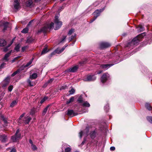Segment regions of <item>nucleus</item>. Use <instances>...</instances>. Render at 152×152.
<instances>
[{
    "mask_svg": "<svg viewBox=\"0 0 152 152\" xmlns=\"http://www.w3.org/2000/svg\"><path fill=\"white\" fill-rule=\"evenodd\" d=\"M18 102V100H17V99L13 100L11 103L10 104V107H13L17 104Z\"/></svg>",
    "mask_w": 152,
    "mask_h": 152,
    "instance_id": "obj_21",
    "label": "nucleus"
},
{
    "mask_svg": "<svg viewBox=\"0 0 152 152\" xmlns=\"http://www.w3.org/2000/svg\"><path fill=\"white\" fill-rule=\"evenodd\" d=\"M112 64H106L101 65L100 66L101 68L103 69H107L111 66H113Z\"/></svg>",
    "mask_w": 152,
    "mask_h": 152,
    "instance_id": "obj_18",
    "label": "nucleus"
},
{
    "mask_svg": "<svg viewBox=\"0 0 152 152\" xmlns=\"http://www.w3.org/2000/svg\"><path fill=\"white\" fill-rule=\"evenodd\" d=\"M12 52V50H11L9 52L5 54L4 57L2 58V60L6 62L8 61L9 60V57L11 55Z\"/></svg>",
    "mask_w": 152,
    "mask_h": 152,
    "instance_id": "obj_12",
    "label": "nucleus"
},
{
    "mask_svg": "<svg viewBox=\"0 0 152 152\" xmlns=\"http://www.w3.org/2000/svg\"><path fill=\"white\" fill-rule=\"evenodd\" d=\"M74 100V97L73 96H72L71 97L69 100L68 101H67L66 102V104H69L73 101Z\"/></svg>",
    "mask_w": 152,
    "mask_h": 152,
    "instance_id": "obj_31",
    "label": "nucleus"
},
{
    "mask_svg": "<svg viewBox=\"0 0 152 152\" xmlns=\"http://www.w3.org/2000/svg\"><path fill=\"white\" fill-rule=\"evenodd\" d=\"M145 35V33H143L139 35L136 37L134 38L131 42L129 43L127 46L130 48H133V46L135 45H137L141 41V39Z\"/></svg>",
    "mask_w": 152,
    "mask_h": 152,
    "instance_id": "obj_1",
    "label": "nucleus"
},
{
    "mask_svg": "<svg viewBox=\"0 0 152 152\" xmlns=\"http://www.w3.org/2000/svg\"><path fill=\"white\" fill-rule=\"evenodd\" d=\"M28 83L30 86H33L35 85L34 83L31 82L29 80H28Z\"/></svg>",
    "mask_w": 152,
    "mask_h": 152,
    "instance_id": "obj_35",
    "label": "nucleus"
},
{
    "mask_svg": "<svg viewBox=\"0 0 152 152\" xmlns=\"http://www.w3.org/2000/svg\"><path fill=\"white\" fill-rule=\"evenodd\" d=\"M104 9H102L97 10H96L93 13L94 15V17L91 20L90 23L93 22L96 18L98 16L101 12H102L104 10Z\"/></svg>",
    "mask_w": 152,
    "mask_h": 152,
    "instance_id": "obj_6",
    "label": "nucleus"
},
{
    "mask_svg": "<svg viewBox=\"0 0 152 152\" xmlns=\"http://www.w3.org/2000/svg\"><path fill=\"white\" fill-rule=\"evenodd\" d=\"M96 77L94 75H90L87 76L86 78H85L84 80L85 81H94L96 79Z\"/></svg>",
    "mask_w": 152,
    "mask_h": 152,
    "instance_id": "obj_9",
    "label": "nucleus"
},
{
    "mask_svg": "<svg viewBox=\"0 0 152 152\" xmlns=\"http://www.w3.org/2000/svg\"><path fill=\"white\" fill-rule=\"evenodd\" d=\"M20 0H15L14 1V8L16 10H18L20 7Z\"/></svg>",
    "mask_w": 152,
    "mask_h": 152,
    "instance_id": "obj_14",
    "label": "nucleus"
},
{
    "mask_svg": "<svg viewBox=\"0 0 152 152\" xmlns=\"http://www.w3.org/2000/svg\"><path fill=\"white\" fill-rule=\"evenodd\" d=\"M10 152H16V150L14 148H13L11 150Z\"/></svg>",
    "mask_w": 152,
    "mask_h": 152,
    "instance_id": "obj_54",
    "label": "nucleus"
},
{
    "mask_svg": "<svg viewBox=\"0 0 152 152\" xmlns=\"http://www.w3.org/2000/svg\"><path fill=\"white\" fill-rule=\"evenodd\" d=\"M48 99V97H45L43 99L45 101L46 100H47Z\"/></svg>",
    "mask_w": 152,
    "mask_h": 152,
    "instance_id": "obj_60",
    "label": "nucleus"
},
{
    "mask_svg": "<svg viewBox=\"0 0 152 152\" xmlns=\"http://www.w3.org/2000/svg\"><path fill=\"white\" fill-rule=\"evenodd\" d=\"M54 25V23L53 22H51L49 25L48 24L45 25L40 30H39L38 31V33H39L41 32H42L45 33L48 31L49 29H50L53 27Z\"/></svg>",
    "mask_w": 152,
    "mask_h": 152,
    "instance_id": "obj_2",
    "label": "nucleus"
},
{
    "mask_svg": "<svg viewBox=\"0 0 152 152\" xmlns=\"http://www.w3.org/2000/svg\"><path fill=\"white\" fill-rule=\"evenodd\" d=\"M0 120H2L4 121L3 125L4 127H5L7 126L8 123L7 122V119L3 115H0Z\"/></svg>",
    "mask_w": 152,
    "mask_h": 152,
    "instance_id": "obj_16",
    "label": "nucleus"
},
{
    "mask_svg": "<svg viewBox=\"0 0 152 152\" xmlns=\"http://www.w3.org/2000/svg\"><path fill=\"white\" fill-rule=\"evenodd\" d=\"M58 16H56L54 19L55 28V30H57L60 28L62 24V22L60 21L58 19Z\"/></svg>",
    "mask_w": 152,
    "mask_h": 152,
    "instance_id": "obj_4",
    "label": "nucleus"
},
{
    "mask_svg": "<svg viewBox=\"0 0 152 152\" xmlns=\"http://www.w3.org/2000/svg\"><path fill=\"white\" fill-rule=\"evenodd\" d=\"M19 132V129H17L15 135L12 137L11 140L12 142H16L20 139L21 134Z\"/></svg>",
    "mask_w": 152,
    "mask_h": 152,
    "instance_id": "obj_5",
    "label": "nucleus"
},
{
    "mask_svg": "<svg viewBox=\"0 0 152 152\" xmlns=\"http://www.w3.org/2000/svg\"><path fill=\"white\" fill-rule=\"evenodd\" d=\"M20 69H18L17 70H16V71L14 72L12 75V76H15L18 73L20 72Z\"/></svg>",
    "mask_w": 152,
    "mask_h": 152,
    "instance_id": "obj_37",
    "label": "nucleus"
},
{
    "mask_svg": "<svg viewBox=\"0 0 152 152\" xmlns=\"http://www.w3.org/2000/svg\"><path fill=\"white\" fill-rule=\"evenodd\" d=\"M66 37L65 36H64L61 39L60 42V43L63 42L66 39Z\"/></svg>",
    "mask_w": 152,
    "mask_h": 152,
    "instance_id": "obj_43",
    "label": "nucleus"
},
{
    "mask_svg": "<svg viewBox=\"0 0 152 152\" xmlns=\"http://www.w3.org/2000/svg\"><path fill=\"white\" fill-rule=\"evenodd\" d=\"M4 93H2L1 95H0V101L2 99V96L4 95Z\"/></svg>",
    "mask_w": 152,
    "mask_h": 152,
    "instance_id": "obj_50",
    "label": "nucleus"
},
{
    "mask_svg": "<svg viewBox=\"0 0 152 152\" xmlns=\"http://www.w3.org/2000/svg\"><path fill=\"white\" fill-rule=\"evenodd\" d=\"M62 9V7H60L59 8V9H58V10H61V9Z\"/></svg>",
    "mask_w": 152,
    "mask_h": 152,
    "instance_id": "obj_63",
    "label": "nucleus"
},
{
    "mask_svg": "<svg viewBox=\"0 0 152 152\" xmlns=\"http://www.w3.org/2000/svg\"><path fill=\"white\" fill-rule=\"evenodd\" d=\"M115 149V148L114 147H111L110 148V150L112 151H114Z\"/></svg>",
    "mask_w": 152,
    "mask_h": 152,
    "instance_id": "obj_52",
    "label": "nucleus"
},
{
    "mask_svg": "<svg viewBox=\"0 0 152 152\" xmlns=\"http://www.w3.org/2000/svg\"><path fill=\"white\" fill-rule=\"evenodd\" d=\"M67 115L71 117H73L77 115V113L75 112L72 110H67Z\"/></svg>",
    "mask_w": 152,
    "mask_h": 152,
    "instance_id": "obj_13",
    "label": "nucleus"
},
{
    "mask_svg": "<svg viewBox=\"0 0 152 152\" xmlns=\"http://www.w3.org/2000/svg\"><path fill=\"white\" fill-rule=\"evenodd\" d=\"M107 109L106 110V111H107L109 109V106H108L107 107Z\"/></svg>",
    "mask_w": 152,
    "mask_h": 152,
    "instance_id": "obj_64",
    "label": "nucleus"
},
{
    "mask_svg": "<svg viewBox=\"0 0 152 152\" xmlns=\"http://www.w3.org/2000/svg\"><path fill=\"white\" fill-rule=\"evenodd\" d=\"M33 59H32L30 61H29L28 63L26 64L25 66L26 67L28 66L32 63L33 61Z\"/></svg>",
    "mask_w": 152,
    "mask_h": 152,
    "instance_id": "obj_40",
    "label": "nucleus"
},
{
    "mask_svg": "<svg viewBox=\"0 0 152 152\" xmlns=\"http://www.w3.org/2000/svg\"><path fill=\"white\" fill-rule=\"evenodd\" d=\"M10 78L9 77H7L4 80V82L5 83V84H4V86H5L9 83L10 81Z\"/></svg>",
    "mask_w": 152,
    "mask_h": 152,
    "instance_id": "obj_25",
    "label": "nucleus"
},
{
    "mask_svg": "<svg viewBox=\"0 0 152 152\" xmlns=\"http://www.w3.org/2000/svg\"><path fill=\"white\" fill-rule=\"evenodd\" d=\"M48 85V83H47V82L46 83H45L44 84V87H46V86H47Z\"/></svg>",
    "mask_w": 152,
    "mask_h": 152,
    "instance_id": "obj_57",
    "label": "nucleus"
},
{
    "mask_svg": "<svg viewBox=\"0 0 152 152\" xmlns=\"http://www.w3.org/2000/svg\"><path fill=\"white\" fill-rule=\"evenodd\" d=\"M8 138L7 136L5 134L0 135V140L3 142H5L7 141Z\"/></svg>",
    "mask_w": 152,
    "mask_h": 152,
    "instance_id": "obj_15",
    "label": "nucleus"
},
{
    "mask_svg": "<svg viewBox=\"0 0 152 152\" xmlns=\"http://www.w3.org/2000/svg\"><path fill=\"white\" fill-rule=\"evenodd\" d=\"M145 107L146 108L149 110H150L151 109V107L148 103H146L145 104Z\"/></svg>",
    "mask_w": 152,
    "mask_h": 152,
    "instance_id": "obj_34",
    "label": "nucleus"
},
{
    "mask_svg": "<svg viewBox=\"0 0 152 152\" xmlns=\"http://www.w3.org/2000/svg\"><path fill=\"white\" fill-rule=\"evenodd\" d=\"M16 60L14 58L12 61V63H13L16 61Z\"/></svg>",
    "mask_w": 152,
    "mask_h": 152,
    "instance_id": "obj_61",
    "label": "nucleus"
},
{
    "mask_svg": "<svg viewBox=\"0 0 152 152\" xmlns=\"http://www.w3.org/2000/svg\"><path fill=\"white\" fill-rule=\"evenodd\" d=\"M37 77V75L36 73H34L30 76V78L31 79H36Z\"/></svg>",
    "mask_w": 152,
    "mask_h": 152,
    "instance_id": "obj_23",
    "label": "nucleus"
},
{
    "mask_svg": "<svg viewBox=\"0 0 152 152\" xmlns=\"http://www.w3.org/2000/svg\"><path fill=\"white\" fill-rule=\"evenodd\" d=\"M53 79H51L49 80L47 82V83H48V84L50 83L51 82H52L53 81Z\"/></svg>",
    "mask_w": 152,
    "mask_h": 152,
    "instance_id": "obj_49",
    "label": "nucleus"
},
{
    "mask_svg": "<svg viewBox=\"0 0 152 152\" xmlns=\"http://www.w3.org/2000/svg\"><path fill=\"white\" fill-rule=\"evenodd\" d=\"M75 92V90L73 88H72L69 91L70 94H73Z\"/></svg>",
    "mask_w": 152,
    "mask_h": 152,
    "instance_id": "obj_39",
    "label": "nucleus"
},
{
    "mask_svg": "<svg viewBox=\"0 0 152 152\" xmlns=\"http://www.w3.org/2000/svg\"><path fill=\"white\" fill-rule=\"evenodd\" d=\"M138 30L140 32L144 30V28L143 26L141 25H139L137 28Z\"/></svg>",
    "mask_w": 152,
    "mask_h": 152,
    "instance_id": "obj_26",
    "label": "nucleus"
},
{
    "mask_svg": "<svg viewBox=\"0 0 152 152\" xmlns=\"http://www.w3.org/2000/svg\"><path fill=\"white\" fill-rule=\"evenodd\" d=\"M34 109H32L31 110V114L32 115H33L34 114Z\"/></svg>",
    "mask_w": 152,
    "mask_h": 152,
    "instance_id": "obj_51",
    "label": "nucleus"
},
{
    "mask_svg": "<svg viewBox=\"0 0 152 152\" xmlns=\"http://www.w3.org/2000/svg\"><path fill=\"white\" fill-rule=\"evenodd\" d=\"M89 128L86 127L83 131H81L79 133V137L80 138H81L83 135L87 136L88 135Z\"/></svg>",
    "mask_w": 152,
    "mask_h": 152,
    "instance_id": "obj_8",
    "label": "nucleus"
},
{
    "mask_svg": "<svg viewBox=\"0 0 152 152\" xmlns=\"http://www.w3.org/2000/svg\"><path fill=\"white\" fill-rule=\"evenodd\" d=\"M83 106L84 107H89L90 104L87 102L86 101L83 103Z\"/></svg>",
    "mask_w": 152,
    "mask_h": 152,
    "instance_id": "obj_32",
    "label": "nucleus"
},
{
    "mask_svg": "<svg viewBox=\"0 0 152 152\" xmlns=\"http://www.w3.org/2000/svg\"><path fill=\"white\" fill-rule=\"evenodd\" d=\"M25 115V113H23L20 116L18 120V122L19 124H21L23 122L25 124H28L31 120V118L29 117L24 118V120H22V118Z\"/></svg>",
    "mask_w": 152,
    "mask_h": 152,
    "instance_id": "obj_3",
    "label": "nucleus"
},
{
    "mask_svg": "<svg viewBox=\"0 0 152 152\" xmlns=\"http://www.w3.org/2000/svg\"><path fill=\"white\" fill-rule=\"evenodd\" d=\"M86 140V139L85 138L84 139L83 141L81 143V145H83L84 144V143H85V142Z\"/></svg>",
    "mask_w": 152,
    "mask_h": 152,
    "instance_id": "obj_53",
    "label": "nucleus"
},
{
    "mask_svg": "<svg viewBox=\"0 0 152 152\" xmlns=\"http://www.w3.org/2000/svg\"><path fill=\"white\" fill-rule=\"evenodd\" d=\"M13 89V86H10L8 88V90L9 91H11Z\"/></svg>",
    "mask_w": 152,
    "mask_h": 152,
    "instance_id": "obj_44",
    "label": "nucleus"
},
{
    "mask_svg": "<svg viewBox=\"0 0 152 152\" xmlns=\"http://www.w3.org/2000/svg\"><path fill=\"white\" fill-rule=\"evenodd\" d=\"M9 23L8 22H5L4 24V28L3 29L4 31H5L7 28L8 26H9Z\"/></svg>",
    "mask_w": 152,
    "mask_h": 152,
    "instance_id": "obj_27",
    "label": "nucleus"
},
{
    "mask_svg": "<svg viewBox=\"0 0 152 152\" xmlns=\"http://www.w3.org/2000/svg\"><path fill=\"white\" fill-rule=\"evenodd\" d=\"M75 31V29L72 28L69 31L68 35L70 36L69 39V41H71L75 37L76 34L74 33Z\"/></svg>",
    "mask_w": 152,
    "mask_h": 152,
    "instance_id": "obj_7",
    "label": "nucleus"
},
{
    "mask_svg": "<svg viewBox=\"0 0 152 152\" xmlns=\"http://www.w3.org/2000/svg\"><path fill=\"white\" fill-rule=\"evenodd\" d=\"M29 142L30 144H31V145H32V144H33V142H32V140H29Z\"/></svg>",
    "mask_w": 152,
    "mask_h": 152,
    "instance_id": "obj_58",
    "label": "nucleus"
},
{
    "mask_svg": "<svg viewBox=\"0 0 152 152\" xmlns=\"http://www.w3.org/2000/svg\"><path fill=\"white\" fill-rule=\"evenodd\" d=\"M6 65V63H2L0 66V68H2L4 67V66Z\"/></svg>",
    "mask_w": 152,
    "mask_h": 152,
    "instance_id": "obj_47",
    "label": "nucleus"
},
{
    "mask_svg": "<svg viewBox=\"0 0 152 152\" xmlns=\"http://www.w3.org/2000/svg\"><path fill=\"white\" fill-rule=\"evenodd\" d=\"M31 147L33 150H35L37 149V147L36 145H34L33 144H32V145H31Z\"/></svg>",
    "mask_w": 152,
    "mask_h": 152,
    "instance_id": "obj_42",
    "label": "nucleus"
},
{
    "mask_svg": "<svg viewBox=\"0 0 152 152\" xmlns=\"http://www.w3.org/2000/svg\"><path fill=\"white\" fill-rule=\"evenodd\" d=\"M111 46V44L106 42H102L100 43V47L101 48H108Z\"/></svg>",
    "mask_w": 152,
    "mask_h": 152,
    "instance_id": "obj_11",
    "label": "nucleus"
},
{
    "mask_svg": "<svg viewBox=\"0 0 152 152\" xmlns=\"http://www.w3.org/2000/svg\"><path fill=\"white\" fill-rule=\"evenodd\" d=\"M9 47H9V45H8L7 47H6L5 48H4V50H3L5 52H6L8 50V48Z\"/></svg>",
    "mask_w": 152,
    "mask_h": 152,
    "instance_id": "obj_45",
    "label": "nucleus"
},
{
    "mask_svg": "<svg viewBox=\"0 0 152 152\" xmlns=\"http://www.w3.org/2000/svg\"><path fill=\"white\" fill-rule=\"evenodd\" d=\"M71 150V148L70 147H67L65 149V152H70Z\"/></svg>",
    "mask_w": 152,
    "mask_h": 152,
    "instance_id": "obj_41",
    "label": "nucleus"
},
{
    "mask_svg": "<svg viewBox=\"0 0 152 152\" xmlns=\"http://www.w3.org/2000/svg\"><path fill=\"white\" fill-rule=\"evenodd\" d=\"M102 70H100L98 72H97V73L96 74H100V73H102Z\"/></svg>",
    "mask_w": 152,
    "mask_h": 152,
    "instance_id": "obj_55",
    "label": "nucleus"
},
{
    "mask_svg": "<svg viewBox=\"0 0 152 152\" xmlns=\"http://www.w3.org/2000/svg\"><path fill=\"white\" fill-rule=\"evenodd\" d=\"M28 29L27 27L24 28L23 30L21 31V32L23 33H26L28 32Z\"/></svg>",
    "mask_w": 152,
    "mask_h": 152,
    "instance_id": "obj_33",
    "label": "nucleus"
},
{
    "mask_svg": "<svg viewBox=\"0 0 152 152\" xmlns=\"http://www.w3.org/2000/svg\"><path fill=\"white\" fill-rule=\"evenodd\" d=\"M32 21H30L29 23H28V26L29 25H30V24H31V22H32Z\"/></svg>",
    "mask_w": 152,
    "mask_h": 152,
    "instance_id": "obj_62",
    "label": "nucleus"
},
{
    "mask_svg": "<svg viewBox=\"0 0 152 152\" xmlns=\"http://www.w3.org/2000/svg\"><path fill=\"white\" fill-rule=\"evenodd\" d=\"M147 120L150 123H152V116H148L147 117Z\"/></svg>",
    "mask_w": 152,
    "mask_h": 152,
    "instance_id": "obj_36",
    "label": "nucleus"
},
{
    "mask_svg": "<svg viewBox=\"0 0 152 152\" xmlns=\"http://www.w3.org/2000/svg\"><path fill=\"white\" fill-rule=\"evenodd\" d=\"M15 39V38H14L12 39V41L11 42L10 44L9 45V47H10L11 46V45H12V44L13 43V42H14Z\"/></svg>",
    "mask_w": 152,
    "mask_h": 152,
    "instance_id": "obj_48",
    "label": "nucleus"
},
{
    "mask_svg": "<svg viewBox=\"0 0 152 152\" xmlns=\"http://www.w3.org/2000/svg\"><path fill=\"white\" fill-rule=\"evenodd\" d=\"M20 56H18L17 57H15V59L16 60H18L19 58H20Z\"/></svg>",
    "mask_w": 152,
    "mask_h": 152,
    "instance_id": "obj_59",
    "label": "nucleus"
},
{
    "mask_svg": "<svg viewBox=\"0 0 152 152\" xmlns=\"http://www.w3.org/2000/svg\"><path fill=\"white\" fill-rule=\"evenodd\" d=\"M48 51L49 50H48L47 46H45V47L42 50V51L41 53V54L42 55L48 52Z\"/></svg>",
    "mask_w": 152,
    "mask_h": 152,
    "instance_id": "obj_22",
    "label": "nucleus"
},
{
    "mask_svg": "<svg viewBox=\"0 0 152 152\" xmlns=\"http://www.w3.org/2000/svg\"><path fill=\"white\" fill-rule=\"evenodd\" d=\"M96 133L95 131H93L90 133V137L92 139L94 138L96 136Z\"/></svg>",
    "mask_w": 152,
    "mask_h": 152,
    "instance_id": "obj_24",
    "label": "nucleus"
},
{
    "mask_svg": "<svg viewBox=\"0 0 152 152\" xmlns=\"http://www.w3.org/2000/svg\"><path fill=\"white\" fill-rule=\"evenodd\" d=\"M66 47V46L65 47H63L61 49L59 48H57L55 50V53L57 54H59L61 53L64 51Z\"/></svg>",
    "mask_w": 152,
    "mask_h": 152,
    "instance_id": "obj_20",
    "label": "nucleus"
},
{
    "mask_svg": "<svg viewBox=\"0 0 152 152\" xmlns=\"http://www.w3.org/2000/svg\"><path fill=\"white\" fill-rule=\"evenodd\" d=\"M27 46H25L23 47L22 48V52H23L27 48Z\"/></svg>",
    "mask_w": 152,
    "mask_h": 152,
    "instance_id": "obj_46",
    "label": "nucleus"
},
{
    "mask_svg": "<svg viewBox=\"0 0 152 152\" xmlns=\"http://www.w3.org/2000/svg\"><path fill=\"white\" fill-rule=\"evenodd\" d=\"M20 47V45L19 44H18L17 45L15 48V50L17 52H18L19 51V49Z\"/></svg>",
    "mask_w": 152,
    "mask_h": 152,
    "instance_id": "obj_29",
    "label": "nucleus"
},
{
    "mask_svg": "<svg viewBox=\"0 0 152 152\" xmlns=\"http://www.w3.org/2000/svg\"><path fill=\"white\" fill-rule=\"evenodd\" d=\"M109 77V75L108 73H105L103 74L101 78L102 82L104 83L106 82Z\"/></svg>",
    "mask_w": 152,
    "mask_h": 152,
    "instance_id": "obj_10",
    "label": "nucleus"
},
{
    "mask_svg": "<svg viewBox=\"0 0 152 152\" xmlns=\"http://www.w3.org/2000/svg\"><path fill=\"white\" fill-rule=\"evenodd\" d=\"M7 44V42L5 40L3 39H0V46L4 47Z\"/></svg>",
    "mask_w": 152,
    "mask_h": 152,
    "instance_id": "obj_19",
    "label": "nucleus"
},
{
    "mask_svg": "<svg viewBox=\"0 0 152 152\" xmlns=\"http://www.w3.org/2000/svg\"><path fill=\"white\" fill-rule=\"evenodd\" d=\"M49 107V106L48 105L44 109L42 112V115H44L45 114Z\"/></svg>",
    "mask_w": 152,
    "mask_h": 152,
    "instance_id": "obj_30",
    "label": "nucleus"
},
{
    "mask_svg": "<svg viewBox=\"0 0 152 152\" xmlns=\"http://www.w3.org/2000/svg\"><path fill=\"white\" fill-rule=\"evenodd\" d=\"M78 68V66L77 65L75 66L71 67L67 70V71L70 72H75L77 71Z\"/></svg>",
    "mask_w": 152,
    "mask_h": 152,
    "instance_id": "obj_17",
    "label": "nucleus"
},
{
    "mask_svg": "<svg viewBox=\"0 0 152 152\" xmlns=\"http://www.w3.org/2000/svg\"><path fill=\"white\" fill-rule=\"evenodd\" d=\"M44 100L43 99H42V100L40 101V103L41 104L45 102Z\"/></svg>",
    "mask_w": 152,
    "mask_h": 152,
    "instance_id": "obj_56",
    "label": "nucleus"
},
{
    "mask_svg": "<svg viewBox=\"0 0 152 152\" xmlns=\"http://www.w3.org/2000/svg\"><path fill=\"white\" fill-rule=\"evenodd\" d=\"M83 98H82V96H80L78 100H77V101L79 102V103H82L83 102Z\"/></svg>",
    "mask_w": 152,
    "mask_h": 152,
    "instance_id": "obj_38",
    "label": "nucleus"
},
{
    "mask_svg": "<svg viewBox=\"0 0 152 152\" xmlns=\"http://www.w3.org/2000/svg\"><path fill=\"white\" fill-rule=\"evenodd\" d=\"M33 1H32L28 0L26 2V5L27 6L29 7L31 5Z\"/></svg>",
    "mask_w": 152,
    "mask_h": 152,
    "instance_id": "obj_28",
    "label": "nucleus"
}]
</instances>
